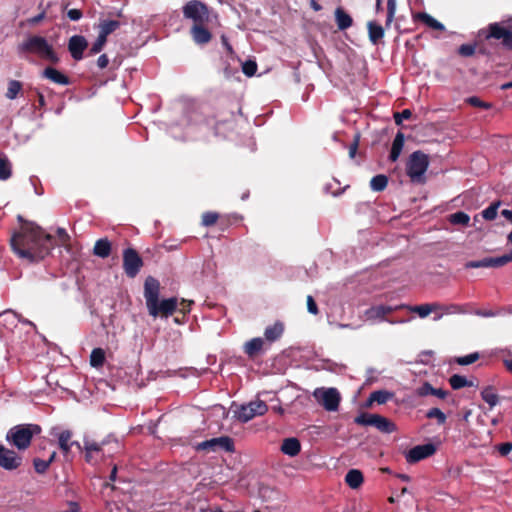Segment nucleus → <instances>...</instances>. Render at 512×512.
I'll return each instance as SVG.
<instances>
[{
	"instance_id": "f3484780",
	"label": "nucleus",
	"mask_w": 512,
	"mask_h": 512,
	"mask_svg": "<svg viewBox=\"0 0 512 512\" xmlns=\"http://www.w3.org/2000/svg\"><path fill=\"white\" fill-rule=\"evenodd\" d=\"M52 435L57 437L59 448L64 455H67L74 445L80 448V444L77 441L72 440V433L69 430H63L59 433L53 431Z\"/></svg>"
},
{
	"instance_id": "c756f323",
	"label": "nucleus",
	"mask_w": 512,
	"mask_h": 512,
	"mask_svg": "<svg viewBox=\"0 0 512 512\" xmlns=\"http://www.w3.org/2000/svg\"><path fill=\"white\" fill-rule=\"evenodd\" d=\"M440 304L438 303H427L411 307V311L416 313L420 318L427 317L431 312L438 311Z\"/></svg>"
},
{
	"instance_id": "aec40b11",
	"label": "nucleus",
	"mask_w": 512,
	"mask_h": 512,
	"mask_svg": "<svg viewBox=\"0 0 512 512\" xmlns=\"http://www.w3.org/2000/svg\"><path fill=\"white\" fill-rule=\"evenodd\" d=\"M42 77L50 80L51 82L59 85H69V78L53 67H46L42 72Z\"/></svg>"
},
{
	"instance_id": "69168bd1",
	"label": "nucleus",
	"mask_w": 512,
	"mask_h": 512,
	"mask_svg": "<svg viewBox=\"0 0 512 512\" xmlns=\"http://www.w3.org/2000/svg\"><path fill=\"white\" fill-rule=\"evenodd\" d=\"M192 301H186V300H182L179 305H178V308L179 311H181L182 313H186L190 310V305H191Z\"/></svg>"
},
{
	"instance_id": "052dcab7",
	"label": "nucleus",
	"mask_w": 512,
	"mask_h": 512,
	"mask_svg": "<svg viewBox=\"0 0 512 512\" xmlns=\"http://www.w3.org/2000/svg\"><path fill=\"white\" fill-rule=\"evenodd\" d=\"M498 451L500 455L507 456L512 451V443L511 442H505L498 446Z\"/></svg>"
},
{
	"instance_id": "393cba45",
	"label": "nucleus",
	"mask_w": 512,
	"mask_h": 512,
	"mask_svg": "<svg viewBox=\"0 0 512 512\" xmlns=\"http://www.w3.org/2000/svg\"><path fill=\"white\" fill-rule=\"evenodd\" d=\"M335 21L339 30H346L353 24L352 17L341 7L335 10Z\"/></svg>"
},
{
	"instance_id": "ea45409f",
	"label": "nucleus",
	"mask_w": 512,
	"mask_h": 512,
	"mask_svg": "<svg viewBox=\"0 0 512 512\" xmlns=\"http://www.w3.org/2000/svg\"><path fill=\"white\" fill-rule=\"evenodd\" d=\"M22 90V83L18 80H11L8 83L7 92L5 94L6 98L13 100L15 99L19 92Z\"/></svg>"
},
{
	"instance_id": "9d476101",
	"label": "nucleus",
	"mask_w": 512,
	"mask_h": 512,
	"mask_svg": "<svg viewBox=\"0 0 512 512\" xmlns=\"http://www.w3.org/2000/svg\"><path fill=\"white\" fill-rule=\"evenodd\" d=\"M143 266V260L133 248H127L123 252V269L126 275L134 278Z\"/></svg>"
},
{
	"instance_id": "9b49d317",
	"label": "nucleus",
	"mask_w": 512,
	"mask_h": 512,
	"mask_svg": "<svg viewBox=\"0 0 512 512\" xmlns=\"http://www.w3.org/2000/svg\"><path fill=\"white\" fill-rule=\"evenodd\" d=\"M184 17L193 20L194 24H203L208 16L207 7L198 0H191L183 7Z\"/></svg>"
},
{
	"instance_id": "f257e3e1",
	"label": "nucleus",
	"mask_w": 512,
	"mask_h": 512,
	"mask_svg": "<svg viewBox=\"0 0 512 512\" xmlns=\"http://www.w3.org/2000/svg\"><path fill=\"white\" fill-rule=\"evenodd\" d=\"M14 252L29 262H38L45 258L52 247V237L37 225L29 223L11 238Z\"/></svg>"
},
{
	"instance_id": "de8ad7c7",
	"label": "nucleus",
	"mask_w": 512,
	"mask_h": 512,
	"mask_svg": "<svg viewBox=\"0 0 512 512\" xmlns=\"http://www.w3.org/2000/svg\"><path fill=\"white\" fill-rule=\"evenodd\" d=\"M499 203H493L482 211V216L486 220H494L497 216Z\"/></svg>"
},
{
	"instance_id": "09e8293b",
	"label": "nucleus",
	"mask_w": 512,
	"mask_h": 512,
	"mask_svg": "<svg viewBox=\"0 0 512 512\" xmlns=\"http://www.w3.org/2000/svg\"><path fill=\"white\" fill-rule=\"evenodd\" d=\"M218 218L219 216L217 213L206 212L202 216V225L206 227L212 226L217 222Z\"/></svg>"
},
{
	"instance_id": "20e7f679",
	"label": "nucleus",
	"mask_w": 512,
	"mask_h": 512,
	"mask_svg": "<svg viewBox=\"0 0 512 512\" xmlns=\"http://www.w3.org/2000/svg\"><path fill=\"white\" fill-rule=\"evenodd\" d=\"M40 432L37 424H18L7 431L5 440L18 451H25L31 445L32 438Z\"/></svg>"
},
{
	"instance_id": "6e6552de",
	"label": "nucleus",
	"mask_w": 512,
	"mask_h": 512,
	"mask_svg": "<svg viewBox=\"0 0 512 512\" xmlns=\"http://www.w3.org/2000/svg\"><path fill=\"white\" fill-rule=\"evenodd\" d=\"M107 445H109L108 441H102L99 443L94 440H85V460L89 464H97L98 462L104 460L106 456H110V449H105Z\"/></svg>"
},
{
	"instance_id": "6ab92c4d",
	"label": "nucleus",
	"mask_w": 512,
	"mask_h": 512,
	"mask_svg": "<svg viewBox=\"0 0 512 512\" xmlns=\"http://www.w3.org/2000/svg\"><path fill=\"white\" fill-rule=\"evenodd\" d=\"M394 311V308L386 305H377L372 306L365 311V316L367 320H379L383 321L387 314H390Z\"/></svg>"
},
{
	"instance_id": "f8f14e48",
	"label": "nucleus",
	"mask_w": 512,
	"mask_h": 512,
	"mask_svg": "<svg viewBox=\"0 0 512 512\" xmlns=\"http://www.w3.org/2000/svg\"><path fill=\"white\" fill-rule=\"evenodd\" d=\"M23 462L22 456L16 451L0 444V467L7 471L18 469Z\"/></svg>"
},
{
	"instance_id": "b1692460",
	"label": "nucleus",
	"mask_w": 512,
	"mask_h": 512,
	"mask_svg": "<svg viewBox=\"0 0 512 512\" xmlns=\"http://www.w3.org/2000/svg\"><path fill=\"white\" fill-rule=\"evenodd\" d=\"M264 346V340L260 337L252 338L247 341L244 345V352L247 354L249 358H254L258 355Z\"/></svg>"
},
{
	"instance_id": "6e6d98bb",
	"label": "nucleus",
	"mask_w": 512,
	"mask_h": 512,
	"mask_svg": "<svg viewBox=\"0 0 512 512\" xmlns=\"http://www.w3.org/2000/svg\"><path fill=\"white\" fill-rule=\"evenodd\" d=\"M433 388L434 387L429 382H425L417 388L416 393L421 397L432 395Z\"/></svg>"
},
{
	"instance_id": "cd10ccee",
	"label": "nucleus",
	"mask_w": 512,
	"mask_h": 512,
	"mask_svg": "<svg viewBox=\"0 0 512 512\" xmlns=\"http://www.w3.org/2000/svg\"><path fill=\"white\" fill-rule=\"evenodd\" d=\"M111 252V243L106 239H99L96 241L93 253L94 255L101 257V258H107L110 255Z\"/></svg>"
},
{
	"instance_id": "412c9836",
	"label": "nucleus",
	"mask_w": 512,
	"mask_h": 512,
	"mask_svg": "<svg viewBox=\"0 0 512 512\" xmlns=\"http://www.w3.org/2000/svg\"><path fill=\"white\" fill-rule=\"evenodd\" d=\"M191 35L195 43L203 45L208 43L212 35L202 24H194L191 28Z\"/></svg>"
},
{
	"instance_id": "3c124183",
	"label": "nucleus",
	"mask_w": 512,
	"mask_h": 512,
	"mask_svg": "<svg viewBox=\"0 0 512 512\" xmlns=\"http://www.w3.org/2000/svg\"><path fill=\"white\" fill-rule=\"evenodd\" d=\"M396 12V0H387V19L386 26H389L395 16Z\"/></svg>"
},
{
	"instance_id": "7c9ffc66",
	"label": "nucleus",
	"mask_w": 512,
	"mask_h": 512,
	"mask_svg": "<svg viewBox=\"0 0 512 512\" xmlns=\"http://www.w3.org/2000/svg\"><path fill=\"white\" fill-rule=\"evenodd\" d=\"M283 331V325L281 323H275L274 325L268 326L265 329L264 336L266 340L273 342L281 337Z\"/></svg>"
},
{
	"instance_id": "c9c22d12",
	"label": "nucleus",
	"mask_w": 512,
	"mask_h": 512,
	"mask_svg": "<svg viewBox=\"0 0 512 512\" xmlns=\"http://www.w3.org/2000/svg\"><path fill=\"white\" fill-rule=\"evenodd\" d=\"M105 361V351L102 348H94L90 354V364L92 367L99 368Z\"/></svg>"
},
{
	"instance_id": "79ce46f5",
	"label": "nucleus",
	"mask_w": 512,
	"mask_h": 512,
	"mask_svg": "<svg viewBox=\"0 0 512 512\" xmlns=\"http://www.w3.org/2000/svg\"><path fill=\"white\" fill-rule=\"evenodd\" d=\"M469 221V215L462 211L450 215V222L455 225H468Z\"/></svg>"
},
{
	"instance_id": "bf43d9fd",
	"label": "nucleus",
	"mask_w": 512,
	"mask_h": 512,
	"mask_svg": "<svg viewBox=\"0 0 512 512\" xmlns=\"http://www.w3.org/2000/svg\"><path fill=\"white\" fill-rule=\"evenodd\" d=\"M475 314L481 317H495L501 315V310L493 311V310H476Z\"/></svg>"
},
{
	"instance_id": "a18cd8bd",
	"label": "nucleus",
	"mask_w": 512,
	"mask_h": 512,
	"mask_svg": "<svg viewBox=\"0 0 512 512\" xmlns=\"http://www.w3.org/2000/svg\"><path fill=\"white\" fill-rule=\"evenodd\" d=\"M479 357H480L479 353L474 352V353L456 358V363L461 366L470 365V364L476 362L479 359Z\"/></svg>"
},
{
	"instance_id": "4c0bfd02",
	"label": "nucleus",
	"mask_w": 512,
	"mask_h": 512,
	"mask_svg": "<svg viewBox=\"0 0 512 512\" xmlns=\"http://www.w3.org/2000/svg\"><path fill=\"white\" fill-rule=\"evenodd\" d=\"M393 394L386 390H377L370 394L369 402H376L378 404H385Z\"/></svg>"
},
{
	"instance_id": "774afa93",
	"label": "nucleus",
	"mask_w": 512,
	"mask_h": 512,
	"mask_svg": "<svg viewBox=\"0 0 512 512\" xmlns=\"http://www.w3.org/2000/svg\"><path fill=\"white\" fill-rule=\"evenodd\" d=\"M500 258L503 266L512 262V249L507 254L500 256Z\"/></svg>"
},
{
	"instance_id": "c03bdc74",
	"label": "nucleus",
	"mask_w": 512,
	"mask_h": 512,
	"mask_svg": "<svg viewBox=\"0 0 512 512\" xmlns=\"http://www.w3.org/2000/svg\"><path fill=\"white\" fill-rule=\"evenodd\" d=\"M196 449L198 451H218L216 438L200 442L197 444Z\"/></svg>"
},
{
	"instance_id": "72a5a7b5",
	"label": "nucleus",
	"mask_w": 512,
	"mask_h": 512,
	"mask_svg": "<svg viewBox=\"0 0 512 512\" xmlns=\"http://www.w3.org/2000/svg\"><path fill=\"white\" fill-rule=\"evenodd\" d=\"M481 397L491 408L499 402V397L491 386H487L481 391Z\"/></svg>"
},
{
	"instance_id": "13d9d810",
	"label": "nucleus",
	"mask_w": 512,
	"mask_h": 512,
	"mask_svg": "<svg viewBox=\"0 0 512 512\" xmlns=\"http://www.w3.org/2000/svg\"><path fill=\"white\" fill-rule=\"evenodd\" d=\"M307 309H308V312L311 314H314V315L318 314L317 304L311 295L307 296Z\"/></svg>"
},
{
	"instance_id": "4468645a",
	"label": "nucleus",
	"mask_w": 512,
	"mask_h": 512,
	"mask_svg": "<svg viewBox=\"0 0 512 512\" xmlns=\"http://www.w3.org/2000/svg\"><path fill=\"white\" fill-rule=\"evenodd\" d=\"M436 451V448L433 444H423L417 445L411 448L406 454V461L408 463H416L420 460L430 457Z\"/></svg>"
},
{
	"instance_id": "5fc2aeb1",
	"label": "nucleus",
	"mask_w": 512,
	"mask_h": 512,
	"mask_svg": "<svg viewBox=\"0 0 512 512\" xmlns=\"http://www.w3.org/2000/svg\"><path fill=\"white\" fill-rule=\"evenodd\" d=\"M467 102L474 107H479L483 109H490L492 107L490 103L484 102L479 97L476 96L469 97L467 99Z\"/></svg>"
},
{
	"instance_id": "58836bf2",
	"label": "nucleus",
	"mask_w": 512,
	"mask_h": 512,
	"mask_svg": "<svg viewBox=\"0 0 512 512\" xmlns=\"http://www.w3.org/2000/svg\"><path fill=\"white\" fill-rule=\"evenodd\" d=\"M449 383H450V386L454 389V390H458V389H461V388H464V387H469L472 385L471 382H469L466 377L462 376V375H458V374H454L450 377L449 379Z\"/></svg>"
},
{
	"instance_id": "dca6fc26",
	"label": "nucleus",
	"mask_w": 512,
	"mask_h": 512,
	"mask_svg": "<svg viewBox=\"0 0 512 512\" xmlns=\"http://www.w3.org/2000/svg\"><path fill=\"white\" fill-rule=\"evenodd\" d=\"M88 42L84 36L73 35L68 41V50L75 61L83 59V52L87 49Z\"/></svg>"
},
{
	"instance_id": "4be33fe9",
	"label": "nucleus",
	"mask_w": 512,
	"mask_h": 512,
	"mask_svg": "<svg viewBox=\"0 0 512 512\" xmlns=\"http://www.w3.org/2000/svg\"><path fill=\"white\" fill-rule=\"evenodd\" d=\"M438 311H441L439 314L435 315L434 320H440L444 315H452V314H466L468 310L466 305L460 304H449V305H441L438 308Z\"/></svg>"
},
{
	"instance_id": "e433bc0d",
	"label": "nucleus",
	"mask_w": 512,
	"mask_h": 512,
	"mask_svg": "<svg viewBox=\"0 0 512 512\" xmlns=\"http://www.w3.org/2000/svg\"><path fill=\"white\" fill-rule=\"evenodd\" d=\"M11 176V163L4 153H0V180H7Z\"/></svg>"
},
{
	"instance_id": "39448f33",
	"label": "nucleus",
	"mask_w": 512,
	"mask_h": 512,
	"mask_svg": "<svg viewBox=\"0 0 512 512\" xmlns=\"http://www.w3.org/2000/svg\"><path fill=\"white\" fill-rule=\"evenodd\" d=\"M429 167V158L424 152L418 150L411 153L406 162V174L411 182L422 184L425 182V173Z\"/></svg>"
},
{
	"instance_id": "49530a36",
	"label": "nucleus",
	"mask_w": 512,
	"mask_h": 512,
	"mask_svg": "<svg viewBox=\"0 0 512 512\" xmlns=\"http://www.w3.org/2000/svg\"><path fill=\"white\" fill-rule=\"evenodd\" d=\"M106 41H107V38H105L104 36L99 34L97 39L95 40V42L92 44L89 54L95 55V54L99 53L103 49L104 45L106 44Z\"/></svg>"
},
{
	"instance_id": "338daca9",
	"label": "nucleus",
	"mask_w": 512,
	"mask_h": 512,
	"mask_svg": "<svg viewBox=\"0 0 512 512\" xmlns=\"http://www.w3.org/2000/svg\"><path fill=\"white\" fill-rule=\"evenodd\" d=\"M448 392L441 388H433L432 395L436 396L440 399H444L447 396Z\"/></svg>"
},
{
	"instance_id": "bb28decb",
	"label": "nucleus",
	"mask_w": 512,
	"mask_h": 512,
	"mask_svg": "<svg viewBox=\"0 0 512 512\" xmlns=\"http://www.w3.org/2000/svg\"><path fill=\"white\" fill-rule=\"evenodd\" d=\"M345 482L352 489H357L363 483V475L357 469H351L345 476Z\"/></svg>"
},
{
	"instance_id": "603ef678",
	"label": "nucleus",
	"mask_w": 512,
	"mask_h": 512,
	"mask_svg": "<svg viewBox=\"0 0 512 512\" xmlns=\"http://www.w3.org/2000/svg\"><path fill=\"white\" fill-rule=\"evenodd\" d=\"M476 51V45L475 44H462L458 48V54L463 57H470L474 55Z\"/></svg>"
},
{
	"instance_id": "a19ab883",
	"label": "nucleus",
	"mask_w": 512,
	"mask_h": 512,
	"mask_svg": "<svg viewBox=\"0 0 512 512\" xmlns=\"http://www.w3.org/2000/svg\"><path fill=\"white\" fill-rule=\"evenodd\" d=\"M217 450H223L226 452L234 451V442L228 436L217 437Z\"/></svg>"
},
{
	"instance_id": "473e14b6",
	"label": "nucleus",
	"mask_w": 512,
	"mask_h": 512,
	"mask_svg": "<svg viewBox=\"0 0 512 512\" xmlns=\"http://www.w3.org/2000/svg\"><path fill=\"white\" fill-rule=\"evenodd\" d=\"M417 18L419 21L423 22L426 26H428L431 29L439 31H443L445 29L442 23H440L438 20H436L431 15L425 12L419 13Z\"/></svg>"
},
{
	"instance_id": "7ed1b4c3",
	"label": "nucleus",
	"mask_w": 512,
	"mask_h": 512,
	"mask_svg": "<svg viewBox=\"0 0 512 512\" xmlns=\"http://www.w3.org/2000/svg\"><path fill=\"white\" fill-rule=\"evenodd\" d=\"M20 54H32L38 58L56 64L59 62V56L48 40L39 35L28 36L18 45Z\"/></svg>"
},
{
	"instance_id": "f03ea898",
	"label": "nucleus",
	"mask_w": 512,
	"mask_h": 512,
	"mask_svg": "<svg viewBox=\"0 0 512 512\" xmlns=\"http://www.w3.org/2000/svg\"><path fill=\"white\" fill-rule=\"evenodd\" d=\"M159 294V281L152 276L147 277L144 283V298L149 315L154 318L158 316L167 318L177 310L179 302L175 297L159 301Z\"/></svg>"
},
{
	"instance_id": "e2e57ef3",
	"label": "nucleus",
	"mask_w": 512,
	"mask_h": 512,
	"mask_svg": "<svg viewBox=\"0 0 512 512\" xmlns=\"http://www.w3.org/2000/svg\"><path fill=\"white\" fill-rule=\"evenodd\" d=\"M46 16V13L43 11L41 13H39L38 15L32 17V18H29L27 20L28 24L30 25H36L38 24L39 22H41Z\"/></svg>"
},
{
	"instance_id": "2eb2a0df",
	"label": "nucleus",
	"mask_w": 512,
	"mask_h": 512,
	"mask_svg": "<svg viewBox=\"0 0 512 512\" xmlns=\"http://www.w3.org/2000/svg\"><path fill=\"white\" fill-rule=\"evenodd\" d=\"M259 496L263 501L271 504L272 508H277L284 501V495L277 489L268 485H261L259 488Z\"/></svg>"
},
{
	"instance_id": "0e129e2a",
	"label": "nucleus",
	"mask_w": 512,
	"mask_h": 512,
	"mask_svg": "<svg viewBox=\"0 0 512 512\" xmlns=\"http://www.w3.org/2000/svg\"><path fill=\"white\" fill-rule=\"evenodd\" d=\"M109 63V59L106 54H102L98 57L97 65L100 69H104L107 67Z\"/></svg>"
},
{
	"instance_id": "5701e85b",
	"label": "nucleus",
	"mask_w": 512,
	"mask_h": 512,
	"mask_svg": "<svg viewBox=\"0 0 512 512\" xmlns=\"http://www.w3.org/2000/svg\"><path fill=\"white\" fill-rule=\"evenodd\" d=\"M301 450L300 441L297 438L291 437L283 440L281 451L283 454L294 457L299 454Z\"/></svg>"
},
{
	"instance_id": "4d7b16f0",
	"label": "nucleus",
	"mask_w": 512,
	"mask_h": 512,
	"mask_svg": "<svg viewBox=\"0 0 512 512\" xmlns=\"http://www.w3.org/2000/svg\"><path fill=\"white\" fill-rule=\"evenodd\" d=\"M411 116V111L409 109H404L394 115L395 123L400 125L404 119H409Z\"/></svg>"
},
{
	"instance_id": "0eeeda50",
	"label": "nucleus",
	"mask_w": 512,
	"mask_h": 512,
	"mask_svg": "<svg viewBox=\"0 0 512 512\" xmlns=\"http://www.w3.org/2000/svg\"><path fill=\"white\" fill-rule=\"evenodd\" d=\"M355 423L363 426H373L383 433H392L396 430L392 421L378 414L361 413L355 418Z\"/></svg>"
},
{
	"instance_id": "2f4dec72",
	"label": "nucleus",
	"mask_w": 512,
	"mask_h": 512,
	"mask_svg": "<svg viewBox=\"0 0 512 512\" xmlns=\"http://www.w3.org/2000/svg\"><path fill=\"white\" fill-rule=\"evenodd\" d=\"M120 27V22L117 20H103L99 23V34L107 38Z\"/></svg>"
},
{
	"instance_id": "ddd939ff",
	"label": "nucleus",
	"mask_w": 512,
	"mask_h": 512,
	"mask_svg": "<svg viewBox=\"0 0 512 512\" xmlns=\"http://www.w3.org/2000/svg\"><path fill=\"white\" fill-rule=\"evenodd\" d=\"M486 39L494 38L501 39L502 45L508 49L512 50V30L507 29L502 26L500 23H491L488 26V32L485 35Z\"/></svg>"
},
{
	"instance_id": "a878e982",
	"label": "nucleus",
	"mask_w": 512,
	"mask_h": 512,
	"mask_svg": "<svg viewBox=\"0 0 512 512\" xmlns=\"http://www.w3.org/2000/svg\"><path fill=\"white\" fill-rule=\"evenodd\" d=\"M404 147V134L402 132H398L394 137L392 142V147L389 155V159L391 162H396L403 150Z\"/></svg>"
},
{
	"instance_id": "8fccbe9b",
	"label": "nucleus",
	"mask_w": 512,
	"mask_h": 512,
	"mask_svg": "<svg viewBox=\"0 0 512 512\" xmlns=\"http://www.w3.org/2000/svg\"><path fill=\"white\" fill-rule=\"evenodd\" d=\"M33 465H34L35 471L38 474H44L50 466V464H49V462H47V460H42L40 458H35L33 460Z\"/></svg>"
},
{
	"instance_id": "f704fd0d",
	"label": "nucleus",
	"mask_w": 512,
	"mask_h": 512,
	"mask_svg": "<svg viewBox=\"0 0 512 512\" xmlns=\"http://www.w3.org/2000/svg\"><path fill=\"white\" fill-rule=\"evenodd\" d=\"M388 185V177L384 174L374 176L370 181V188L375 192L383 191Z\"/></svg>"
},
{
	"instance_id": "c85d7f7f",
	"label": "nucleus",
	"mask_w": 512,
	"mask_h": 512,
	"mask_svg": "<svg viewBox=\"0 0 512 512\" xmlns=\"http://www.w3.org/2000/svg\"><path fill=\"white\" fill-rule=\"evenodd\" d=\"M368 34L369 40L373 44H377L384 37V29L375 21H370L368 22Z\"/></svg>"
},
{
	"instance_id": "680f3d73",
	"label": "nucleus",
	"mask_w": 512,
	"mask_h": 512,
	"mask_svg": "<svg viewBox=\"0 0 512 512\" xmlns=\"http://www.w3.org/2000/svg\"><path fill=\"white\" fill-rule=\"evenodd\" d=\"M67 17L72 21H78L82 18V12L79 9H70L67 12Z\"/></svg>"
},
{
	"instance_id": "37998d69",
	"label": "nucleus",
	"mask_w": 512,
	"mask_h": 512,
	"mask_svg": "<svg viewBox=\"0 0 512 512\" xmlns=\"http://www.w3.org/2000/svg\"><path fill=\"white\" fill-rule=\"evenodd\" d=\"M426 417L429 419H436L439 425L446 422V415L439 408H431L427 411Z\"/></svg>"
},
{
	"instance_id": "1a4fd4ad",
	"label": "nucleus",
	"mask_w": 512,
	"mask_h": 512,
	"mask_svg": "<svg viewBox=\"0 0 512 512\" xmlns=\"http://www.w3.org/2000/svg\"><path fill=\"white\" fill-rule=\"evenodd\" d=\"M267 411V404L260 399H256L247 404L241 405L239 409L235 411V415L238 418V420L245 423L256 416L264 415Z\"/></svg>"
},
{
	"instance_id": "423d86ee",
	"label": "nucleus",
	"mask_w": 512,
	"mask_h": 512,
	"mask_svg": "<svg viewBox=\"0 0 512 512\" xmlns=\"http://www.w3.org/2000/svg\"><path fill=\"white\" fill-rule=\"evenodd\" d=\"M313 397L326 411L335 412L339 408L341 396L336 388H316Z\"/></svg>"
},
{
	"instance_id": "a211bd4d",
	"label": "nucleus",
	"mask_w": 512,
	"mask_h": 512,
	"mask_svg": "<svg viewBox=\"0 0 512 512\" xmlns=\"http://www.w3.org/2000/svg\"><path fill=\"white\" fill-rule=\"evenodd\" d=\"M502 261L499 257H485L481 260L468 261L465 264V268H499L502 267Z\"/></svg>"
},
{
	"instance_id": "864d4df0",
	"label": "nucleus",
	"mask_w": 512,
	"mask_h": 512,
	"mask_svg": "<svg viewBox=\"0 0 512 512\" xmlns=\"http://www.w3.org/2000/svg\"><path fill=\"white\" fill-rule=\"evenodd\" d=\"M243 73L251 77L257 72V64L254 61H246L242 66Z\"/></svg>"
}]
</instances>
